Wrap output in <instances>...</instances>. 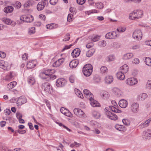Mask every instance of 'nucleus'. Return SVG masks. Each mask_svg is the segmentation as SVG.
<instances>
[{
	"label": "nucleus",
	"instance_id": "1",
	"mask_svg": "<svg viewBox=\"0 0 151 151\" xmlns=\"http://www.w3.org/2000/svg\"><path fill=\"white\" fill-rule=\"evenodd\" d=\"M143 11L140 10H134L131 12L129 15V19L132 20L137 19L141 18L143 15Z\"/></svg>",
	"mask_w": 151,
	"mask_h": 151
},
{
	"label": "nucleus",
	"instance_id": "2",
	"mask_svg": "<svg viewBox=\"0 0 151 151\" xmlns=\"http://www.w3.org/2000/svg\"><path fill=\"white\" fill-rule=\"evenodd\" d=\"M92 66L89 64L86 65L83 68V73L86 77L89 76L92 73Z\"/></svg>",
	"mask_w": 151,
	"mask_h": 151
},
{
	"label": "nucleus",
	"instance_id": "3",
	"mask_svg": "<svg viewBox=\"0 0 151 151\" xmlns=\"http://www.w3.org/2000/svg\"><path fill=\"white\" fill-rule=\"evenodd\" d=\"M42 88L46 93H51L53 92L51 86L47 82L42 83Z\"/></svg>",
	"mask_w": 151,
	"mask_h": 151
},
{
	"label": "nucleus",
	"instance_id": "4",
	"mask_svg": "<svg viewBox=\"0 0 151 151\" xmlns=\"http://www.w3.org/2000/svg\"><path fill=\"white\" fill-rule=\"evenodd\" d=\"M74 114L78 117L81 118H85L86 115L84 112L81 109L78 108H75L73 110Z\"/></svg>",
	"mask_w": 151,
	"mask_h": 151
},
{
	"label": "nucleus",
	"instance_id": "5",
	"mask_svg": "<svg viewBox=\"0 0 151 151\" xmlns=\"http://www.w3.org/2000/svg\"><path fill=\"white\" fill-rule=\"evenodd\" d=\"M142 35L141 30L138 29L135 30L133 32L132 34V37L136 40H140L142 38Z\"/></svg>",
	"mask_w": 151,
	"mask_h": 151
},
{
	"label": "nucleus",
	"instance_id": "6",
	"mask_svg": "<svg viewBox=\"0 0 151 151\" xmlns=\"http://www.w3.org/2000/svg\"><path fill=\"white\" fill-rule=\"evenodd\" d=\"M20 20L22 21L30 23L33 21L34 17L32 15L29 14L23 15L20 17Z\"/></svg>",
	"mask_w": 151,
	"mask_h": 151
},
{
	"label": "nucleus",
	"instance_id": "7",
	"mask_svg": "<svg viewBox=\"0 0 151 151\" xmlns=\"http://www.w3.org/2000/svg\"><path fill=\"white\" fill-rule=\"evenodd\" d=\"M87 98L90 101V104L93 107H97L100 106V105L99 103L97 101L94 99L93 95H91L89 97L87 96Z\"/></svg>",
	"mask_w": 151,
	"mask_h": 151
},
{
	"label": "nucleus",
	"instance_id": "8",
	"mask_svg": "<svg viewBox=\"0 0 151 151\" xmlns=\"http://www.w3.org/2000/svg\"><path fill=\"white\" fill-rule=\"evenodd\" d=\"M118 33L115 31L109 32L107 33L105 36V37L107 39H115L119 37Z\"/></svg>",
	"mask_w": 151,
	"mask_h": 151
},
{
	"label": "nucleus",
	"instance_id": "9",
	"mask_svg": "<svg viewBox=\"0 0 151 151\" xmlns=\"http://www.w3.org/2000/svg\"><path fill=\"white\" fill-rule=\"evenodd\" d=\"M111 103L114 106H109V108L111 111H112L113 112L116 113H120L122 112L121 110L118 109L116 108V107H117V105L115 101H112Z\"/></svg>",
	"mask_w": 151,
	"mask_h": 151
},
{
	"label": "nucleus",
	"instance_id": "10",
	"mask_svg": "<svg viewBox=\"0 0 151 151\" xmlns=\"http://www.w3.org/2000/svg\"><path fill=\"white\" fill-rule=\"evenodd\" d=\"M0 68L5 70H8L10 68L8 63L1 60H0Z\"/></svg>",
	"mask_w": 151,
	"mask_h": 151
},
{
	"label": "nucleus",
	"instance_id": "11",
	"mask_svg": "<svg viewBox=\"0 0 151 151\" xmlns=\"http://www.w3.org/2000/svg\"><path fill=\"white\" fill-rule=\"evenodd\" d=\"M126 83L129 85L132 86L136 84L137 82L136 78H131L127 79L126 81Z\"/></svg>",
	"mask_w": 151,
	"mask_h": 151
},
{
	"label": "nucleus",
	"instance_id": "12",
	"mask_svg": "<svg viewBox=\"0 0 151 151\" xmlns=\"http://www.w3.org/2000/svg\"><path fill=\"white\" fill-rule=\"evenodd\" d=\"M27 101V99L24 96H21L18 98L17 100V105L18 106H20L22 104L26 103Z\"/></svg>",
	"mask_w": 151,
	"mask_h": 151
},
{
	"label": "nucleus",
	"instance_id": "13",
	"mask_svg": "<svg viewBox=\"0 0 151 151\" xmlns=\"http://www.w3.org/2000/svg\"><path fill=\"white\" fill-rule=\"evenodd\" d=\"M106 114L107 117L111 120L115 121L118 119L117 116L110 111H107V113H106Z\"/></svg>",
	"mask_w": 151,
	"mask_h": 151
},
{
	"label": "nucleus",
	"instance_id": "14",
	"mask_svg": "<svg viewBox=\"0 0 151 151\" xmlns=\"http://www.w3.org/2000/svg\"><path fill=\"white\" fill-rule=\"evenodd\" d=\"M112 91L114 94L117 97H120L122 95V91L117 88H114L112 89Z\"/></svg>",
	"mask_w": 151,
	"mask_h": 151
},
{
	"label": "nucleus",
	"instance_id": "15",
	"mask_svg": "<svg viewBox=\"0 0 151 151\" xmlns=\"http://www.w3.org/2000/svg\"><path fill=\"white\" fill-rule=\"evenodd\" d=\"M61 112L65 115L69 117H72V114L69 111L64 107H62L60 109Z\"/></svg>",
	"mask_w": 151,
	"mask_h": 151
},
{
	"label": "nucleus",
	"instance_id": "16",
	"mask_svg": "<svg viewBox=\"0 0 151 151\" xmlns=\"http://www.w3.org/2000/svg\"><path fill=\"white\" fill-rule=\"evenodd\" d=\"M142 136L146 139H149L151 137V130L147 129L143 132Z\"/></svg>",
	"mask_w": 151,
	"mask_h": 151
},
{
	"label": "nucleus",
	"instance_id": "17",
	"mask_svg": "<svg viewBox=\"0 0 151 151\" xmlns=\"http://www.w3.org/2000/svg\"><path fill=\"white\" fill-rule=\"evenodd\" d=\"M139 108V104L137 103H133L131 105V109L132 111L134 113L138 112Z\"/></svg>",
	"mask_w": 151,
	"mask_h": 151
},
{
	"label": "nucleus",
	"instance_id": "18",
	"mask_svg": "<svg viewBox=\"0 0 151 151\" xmlns=\"http://www.w3.org/2000/svg\"><path fill=\"white\" fill-rule=\"evenodd\" d=\"M64 59L63 58H61L58 59V60L55 61L52 64V66L54 67H58L60 66L64 62Z\"/></svg>",
	"mask_w": 151,
	"mask_h": 151
},
{
	"label": "nucleus",
	"instance_id": "19",
	"mask_svg": "<svg viewBox=\"0 0 151 151\" xmlns=\"http://www.w3.org/2000/svg\"><path fill=\"white\" fill-rule=\"evenodd\" d=\"M48 3L43 1L39 2L37 6V9L38 11H41L44 8L45 6Z\"/></svg>",
	"mask_w": 151,
	"mask_h": 151
},
{
	"label": "nucleus",
	"instance_id": "20",
	"mask_svg": "<svg viewBox=\"0 0 151 151\" xmlns=\"http://www.w3.org/2000/svg\"><path fill=\"white\" fill-rule=\"evenodd\" d=\"M55 71L52 70H47L45 71L44 72L41 73L40 75V76L42 79H46L45 78L43 77L42 76L44 75H46V74H50L51 73H54Z\"/></svg>",
	"mask_w": 151,
	"mask_h": 151
},
{
	"label": "nucleus",
	"instance_id": "21",
	"mask_svg": "<svg viewBox=\"0 0 151 151\" xmlns=\"http://www.w3.org/2000/svg\"><path fill=\"white\" fill-rule=\"evenodd\" d=\"M80 52L79 49L76 48L71 53V55L73 58H76L79 55Z\"/></svg>",
	"mask_w": 151,
	"mask_h": 151
},
{
	"label": "nucleus",
	"instance_id": "22",
	"mask_svg": "<svg viewBox=\"0 0 151 151\" xmlns=\"http://www.w3.org/2000/svg\"><path fill=\"white\" fill-rule=\"evenodd\" d=\"M65 84V80L62 78L58 79L56 82V85L58 87H62Z\"/></svg>",
	"mask_w": 151,
	"mask_h": 151
},
{
	"label": "nucleus",
	"instance_id": "23",
	"mask_svg": "<svg viewBox=\"0 0 151 151\" xmlns=\"http://www.w3.org/2000/svg\"><path fill=\"white\" fill-rule=\"evenodd\" d=\"M119 104L121 107L124 108L127 106L128 103L126 100L122 99L119 101Z\"/></svg>",
	"mask_w": 151,
	"mask_h": 151
},
{
	"label": "nucleus",
	"instance_id": "24",
	"mask_svg": "<svg viewBox=\"0 0 151 151\" xmlns=\"http://www.w3.org/2000/svg\"><path fill=\"white\" fill-rule=\"evenodd\" d=\"M36 64V61L35 60H32L29 61L27 63V68L32 69L35 66Z\"/></svg>",
	"mask_w": 151,
	"mask_h": 151
},
{
	"label": "nucleus",
	"instance_id": "25",
	"mask_svg": "<svg viewBox=\"0 0 151 151\" xmlns=\"http://www.w3.org/2000/svg\"><path fill=\"white\" fill-rule=\"evenodd\" d=\"M78 63V60H73L70 62L69 66L72 68H75L77 66Z\"/></svg>",
	"mask_w": 151,
	"mask_h": 151
},
{
	"label": "nucleus",
	"instance_id": "26",
	"mask_svg": "<svg viewBox=\"0 0 151 151\" xmlns=\"http://www.w3.org/2000/svg\"><path fill=\"white\" fill-rule=\"evenodd\" d=\"M113 78L111 75L106 76L105 78V81L106 83L107 84H110L113 81Z\"/></svg>",
	"mask_w": 151,
	"mask_h": 151
},
{
	"label": "nucleus",
	"instance_id": "27",
	"mask_svg": "<svg viewBox=\"0 0 151 151\" xmlns=\"http://www.w3.org/2000/svg\"><path fill=\"white\" fill-rule=\"evenodd\" d=\"M120 70L121 72L124 74L126 73L129 70V67L127 65L125 64L121 67Z\"/></svg>",
	"mask_w": 151,
	"mask_h": 151
},
{
	"label": "nucleus",
	"instance_id": "28",
	"mask_svg": "<svg viewBox=\"0 0 151 151\" xmlns=\"http://www.w3.org/2000/svg\"><path fill=\"white\" fill-rule=\"evenodd\" d=\"M115 128L117 130L121 131L124 132L126 130V128L124 126L119 124L116 125Z\"/></svg>",
	"mask_w": 151,
	"mask_h": 151
},
{
	"label": "nucleus",
	"instance_id": "29",
	"mask_svg": "<svg viewBox=\"0 0 151 151\" xmlns=\"http://www.w3.org/2000/svg\"><path fill=\"white\" fill-rule=\"evenodd\" d=\"M133 54L131 53H128L125 54L123 57L124 60H128L133 57Z\"/></svg>",
	"mask_w": 151,
	"mask_h": 151
},
{
	"label": "nucleus",
	"instance_id": "30",
	"mask_svg": "<svg viewBox=\"0 0 151 151\" xmlns=\"http://www.w3.org/2000/svg\"><path fill=\"white\" fill-rule=\"evenodd\" d=\"M151 121V119H149L147 120L144 123H141L139 125L140 128H143L145 127L148 126L149 123Z\"/></svg>",
	"mask_w": 151,
	"mask_h": 151
},
{
	"label": "nucleus",
	"instance_id": "31",
	"mask_svg": "<svg viewBox=\"0 0 151 151\" xmlns=\"http://www.w3.org/2000/svg\"><path fill=\"white\" fill-rule=\"evenodd\" d=\"M117 78L120 80H123L125 78L124 73L121 71L118 72L116 73Z\"/></svg>",
	"mask_w": 151,
	"mask_h": 151
},
{
	"label": "nucleus",
	"instance_id": "32",
	"mask_svg": "<svg viewBox=\"0 0 151 151\" xmlns=\"http://www.w3.org/2000/svg\"><path fill=\"white\" fill-rule=\"evenodd\" d=\"M14 10V8L12 6H8L5 7L4 9V12L6 13H10L12 12Z\"/></svg>",
	"mask_w": 151,
	"mask_h": 151
},
{
	"label": "nucleus",
	"instance_id": "33",
	"mask_svg": "<svg viewBox=\"0 0 151 151\" xmlns=\"http://www.w3.org/2000/svg\"><path fill=\"white\" fill-rule=\"evenodd\" d=\"M17 85V82L15 81H13L10 82L9 84L7 85V88L8 90L12 89Z\"/></svg>",
	"mask_w": 151,
	"mask_h": 151
},
{
	"label": "nucleus",
	"instance_id": "34",
	"mask_svg": "<svg viewBox=\"0 0 151 151\" xmlns=\"http://www.w3.org/2000/svg\"><path fill=\"white\" fill-rule=\"evenodd\" d=\"M35 3L33 0H29L26 1L24 4V6L26 7H29L32 6Z\"/></svg>",
	"mask_w": 151,
	"mask_h": 151
},
{
	"label": "nucleus",
	"instance_id": "35",
	"mask_svg": "<svg viewBox=\"0 0 151 151\" xmlns=\"http://www.w3.org/2000/svg\"><path fill=\"white\" fill-rule=\"evenodd\" d=\"M95 51L94 49H91L89 50L86 53V56L88 57L91 56L95 52Z\"/></svg>",
	"mask_w": 151,
	"mask_h": 151
},
{
	"label": "nucleus",
	"instance_id": "36",
	"mask_svg": "<svg viewBox=\"0 0 151 151\" xmlns=\"http://www.w3.org/2000/svg\"><path fill=\"white\" fill-rule=\"evenodd\" d=\"M27 81L29 84L32 85H33L35 82L34 78L32 77H28Z\"/></svg>",
	"mask_w": 151,
	"mask_h": 151
},
{
	"label": "nucleus",
	"instance_id": "37",
	"mask_svg": "<svg viewBox=\"0 0 151 151\" xmlns=\"http://www.w3.org/2000/svg\"><path fill=\"white\" fill-rule=\"evenodd\" d=\"M101 73L102 74L106 73L108 72V69L106 66H103L100 68Z\"/></svg>",
	"mask_w": 151,
	"mask_h": 151
},
{
	"label": "nucleus",
	"instance_id": "38",
	"mask_svg": "<svg viewBox=\"0 0 151 151\" xmlns=\"http://www.w3.org/2000/svg\"><path fill=\"white\" fill-rule=\"evenodd\" d=\"M92 114L93 116L96 119L99 118L100 117V113L96 111H93Z\"/></svg>",
	"mask_w": 151,
	"mask_h": 151
},
{
	"label": "nucleus",
	"instance_id": "39",
	"mask_svg": "<svg viewBox=\"0 0 151 151\" xmlns=\"http://www.w3.org/2000/svg\"><path fill=\"white\" fill-rule=\"evenodd\" d=\"M35 28L34 27H32L29 29L28 33L29 35H31L35 33Z\"/></svg>",
	"mask_w": 151,
	"mask_h": 151
},
{
	"label": "nucleus",
	"instance_id": "40",
	"mask_svg": "<svg viewBox=\"0 0 151 151\" xmlns=\"http://www.w3.org/2000/svg\"><path fill=\"white\" fill-rule=\"evenodd\" d=\"M100 95L102 98L104 99L107 98L109 97L108 93L107 92L105 91H103L101 92Z\"/></svg>",
	"mask_w": 151,
	"mask_h": 151
},
{
	"label": "nucleus",
	"instance_id": "41",
	"mask_svg": "<svg viewBox=\"0 0 151 151\" xmlns=\"http://www.w3.org/2000/svg\"><path fill=\"white\" fill-rule=\"evenodd\" d=\"M75 92L76 94L79 97L82 99L83 98V96L81 92L78 89H75Z\"/></svg>",
	"mask_w": 151,
	"mask_h": 151
},
{
	"label": "nucleus",
	"instance_id": "42",
	"mask_svg": "<svg viewBox=\"0 0 151 151\" xmlns=\"http://www.w3.org/2000/svg\"><path fill=\"white\" fill-rule=\"evenodd\" d=\"M145 62L147 65L151 66V58L149 57H146L145 59Z\"/></svg>",
	"mask_w": 151,
	"mask_h": 151
},
{
	"label": "nucleus",
	"instance_id": "43",
	"mask_svg": "<svg viewBox=\"0 0 151 151\" xmlns=\"http://www.w3.org/2000/svg\"><path fill=\"white\" fill-rule=\"evenodd\" d=\"M13 78L12 73L11 72L6 76L5 78V80L6 81H10Z\"/></svg>",
	"mask_w": 151,
	"mask_h": 151
},
{
	"label": "nucleus",
	"instance_id": "44",
	"mask_svg": "<svg viewBox=\"0 0 151 151\" xmlns=\"http://www.w3.org/2000/svg\"><path fill=\"white\" fill-rule=\"evenodd\" d=\"M93 80L96 83H99L101 81V78L100 77L97 75H95L93 78Z\"/></svg>",
	"mask_w": 151,
	"mask_h": 151
},
{
	"label": "nucleus",
	"instance_id": "45",
	"mask_svg": "<svg viewBox=\"0 0 151 151\" xmlns=\"http://www.w3.org/2000/svg\"><path fill=\"white\" fill-rule=\"evenodd\" d=\"M83 92L84 93V95H86V97L87 98V96L89 97L91 95H93L88 90L85 89L83 91Z\"/></svg>",
	"mask_w": 151,
	"mask_h": 151
},
{
	"label": "nucleus",
	"instance_id": "46",
	"mask_svg": "<svg viewBox=\"0 0 151 151\" xmlns=\"http://www.w3.org/2000/svg\"><path fill=\"white\" fill-rule=\"evenodd\" d=\"M147 97V95L146 93H143L140 94L139 95L141 100H143L145 99Z\"/></svg>",
	"mask_w": 151,
	"mask_h": 151
},
{
	"label": "nucleus",
	"instance_id": "47",
	"mask_svg": "<svg viewBox=\"0 0 151 151\" xmlns=\"http://www.w3.org/2000/svg\"><path fill=\"white\" fill-rule=\"evenodd\" d=\"M95 6L99 9H102L103 7V5L101 3L98 2L95 4Z\"/></svg>",
	"mask_w": 151,
	"mask_h": 151
},
{
	"label": "nucleus",
	"instance_id": "48",
	"mask_svg": "<svg viewBox=\"0 0 151 151\" xmlns=\"http://www.w3.org/2000/svg\"><path fill=\"white\" fill-rule=\"evenodd\" d=\"M106 43L105 41L104 40L101 41L99 42V45L101 47H104L106 46Z\"/></svg>",
	"mask_w": 151,
	"mask_h": 151
},
{
	"label": "nucleus",
	"instance_id": "49",
	"mask_svg": "<svg viewBox=\"0 0 151 151\" xmlns=\"http://www.w3.org/2000/svg\"><path fill=\"white\" fill-rule=\"evenodd\" d=\"M126 28L124 27H119L116 29L118 32H124L126 30Z\"/></svg>",
	"mask_w": 151,
	"mask_h": 151
},
{
	"label": "nucleus",
	"instance_id": "50",
	"mask_svg": "<svg viewBox=\"0 0 151 151\" xmlns=\"http://www.w3.org/2000/svg\"><path fill=\"white\" fill-rule=\"evenodd\" d=\"M115 57L114 55H110L107 57V60L108 61H112L114 60Z\"/></svg>",
	"mask_w": 151,
	"mask_h": 151
},
{
	"label": "nucleus",
	"instance_id": "51",
	"mask_svg": "<svg viewBox=\"0 0 151 151\" xmlns=\"http://www.w3.org/2000/svg\"><path fill=\"white\" fill-rule=\"evenodd\" d=\"M70 34L69 33H67L66 34L65 38L63 39V41H68L70 39Z\"/></svg>",
	"mask_w": 151,
	"mask_h": 151
},
{
	"label": "nucleus",
	"instance_id": "52",
	"mask_svg": "<svg viewBox=\"0 0 151 151\" xmlns=\"http://www.w3.org/2000/svg\"><path fill=\"white\" fill-rule=\"evenodd\" d=\"M3 21L6 24L9 25L10 24L11 20L8 18H4Z\"/></svg>",
	"mask_w": 151,
	"mask_h": 151
},
{
	"label": "nucleus",
	"instance_id": "53",
	"mask_svg": "<svg viewBox=\"0 0 151 151\" xmlns=\"http://www.w3.org/2000/svg\"><path fill=\"white\" fill-rule=\"evenodd\" d=\"M122 122L126 126H128L130 124L129 122L127 119H123L122 120Z\"/></svg>",
	"mask_w": 151,
	"mask_h": 151
},
{
	"label": "nucleus",
	"instance_id": "54",
	"mask_svg": "<svg viewBox=\"0 0 151 151\" xmlns=\"http://www.w3.org/2000/svg\"><path fill=\"white\" fill-rule=\"evenodd\" d=\"M53 73H51L49 74H46V76H47L50 77V78L52 80H54L56 78V76L52 74Z\"/></svg>",
	"mask_w": 151,
	"mask_h": 151
},
{
	"label": "nucleus",
	"instance_id": "55",
	"mask_svg": "<svg viewBox=\"0 0 151 151\" xmlns=\"http://www.w3.org/2000/svg\"><path fill=\"white\" fill-rule=\"evenodd\" d=\"M100 37L98 35L95 36L92 39V41L93 42H96L98 41Z\"/></svg>",
	"mask_w": 151,
	"mask_h": 151
},
{
	"label": "nucleus",
	"instance_id": "56",
	"mask_svg": "<svg viewBox=\"0 0 151 151\" xmlns=\"http://www.w3.org/2000/svg\"><path fill=\"white\" fill-rule=\"evenodd\" d=\"M14 6L17 8H20L21 6V3L18 1H17L14 4Z\"/></svg>",
	"mask_w": 151,
	"mask_h": 151
},
{
	"label": "nucleus",
	"instance_id": "57",
	"mask_svg": "<svg viewBox=\"0 0 151 151\" xmlns=\"http://www.w3.org/2000/svg\"><path fill=\"white\" fill-rule=\"evenodd\" d=\"M147 87L149 89H151V80H148L147 83Z\"/></svg>",
	"mask_w": 151,
	"mask_h": 151
},
{
	"label": "nucleus",
	"instance_id": "58",
	"mask_svg": "<svg viewBox=\"0 0 151 151\" xmlns=\"http://www.w3.org/2000/svg\"><path fill=\"white\" fill-rule=\"evenodd\" d=\"M28 57V55L26 53H24L22 56V60H27Z\"/></svg>",
	"mask_w": 151,
	"mask_h": 151
},
{
	"label": "nucleus",
	"instance_id": "59",
	"mask_svg": "<svg viewBox=\"0 0 151 151\" xmlns=\"http://www.w3.org/2000/svg\"><path fill=\"white\" fill-rule=\"evenodd\" d=\"M54 24H50L47 25L46 26V27L47 29H52L54 27Z\"/></svg>",
	"mask_w": 151,
	"mask_h": 151
},
{
	"label": "nucleus",
	"instance_id": "60",
	"mask_svg": "<svg viewBox=\"0 0 151 151\" xmlns=\"http://www.w3.org/2000/svg\"><path fill=\"white\" fill-rule=\"evenodd\" d=\"M78 4L80 5L83 4L86 2V0H76Z\"/></svg>",
	"mask_w": 151,
	"mask_h": 151
},
{
	"label": "nucleus",
	"instance_id": "61",
	"mask_svg": "<svg viewBox=\"0 0 151 151\" xmlns=\"http://www.w3.org/2000/svg\"><path fill=\"white\" fill-rule=\"evenodd\" d=\"M58 2V0H50V4L54 5H55Z\"/></svg>",
	"mask_w": 151,
	"mask_h": 151
},
{
	"label": "nucleus",
	"instance_id": "62",
	"mask_svg": "<svg viewBox=\"0 0 151 151\" xmlns=\"http://www.w3.org/2000/svg\"><path fill=\"white\" fill-rule=\"evenodd\" d=\"M73 14H70L68 15L67 17V20L68 22H70L72 21V17Z\"/></svg>",
	"mask_w": 151,
	"mask_h": 151
},
{
	"label": "nucleus",
	"instance_id": "63",
	"mask_svg": "<svg viewBox=\"0 0 151 151\" xmlns=\"http://www.w3.org/2000/svg\"><path fill=\"white\" fill-rule=\"evenodd\" d=\"M6 56V53L4 52L0 51V57L1 58H4Z\"/></svg>",
	"mask_w": 151,
	"mask_h": 151
},
{
	"label": "nucleus",
	"instance_id": "64",
	"mask_svg": "<svg viewBox=\"0 0 151 151\" xmlns=\"http://www.w3.org/2000/svg\"><path fill=\"white\" fill-rule=\"evenodd\" d=\"M69 81L70 83H73L74 82L75 78L73 76H70L69 78Z\"/></svg>",
	"mask_w": 151,
	"mask_h": 151
}]
</instances>
